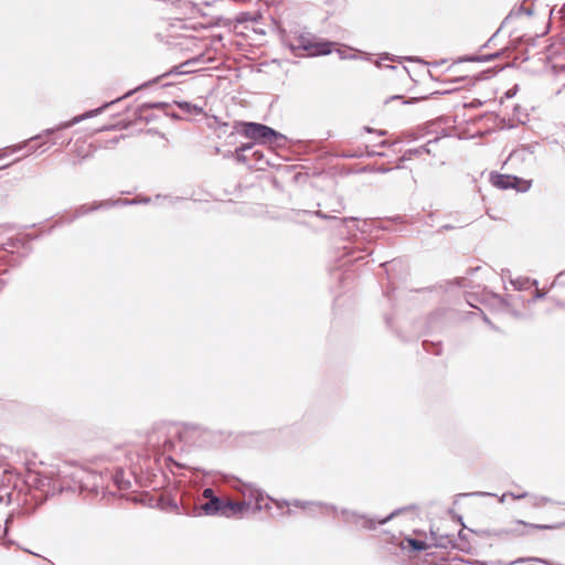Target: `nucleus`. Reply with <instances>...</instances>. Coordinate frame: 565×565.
Segmentation results:
<instances>
[{
  "instance_id": "obj_35",
  "label": "nucleus",
  "mask_w": 565,
  "mask_h": 565,
  "mask_svg": "<svg viewBox=\"0 0 565 565\" xmlns=\"http://www.w3.org/2000/svg\"><path fill=\"white\" fill-rule=\"evenodd\" d=\"M443 228H452L451 226L444 225Z\"/></svg>"
},
{
  "instance_id": "obj_7",
  "label": "nucleus",
  "mask_w": 565,
  "mask_h": 565,
  "mask_svg": "<svg viewBox=\"0 0 565 565\" xmlns=\"http://www.w3.org/2000/svg\"><path fill=\"white\" fill-rule=\"evenodd\" d=\"M395 514H397V511H394L392 512L388 516H386L385 519H382V520H379L377 523L379 524H384L385 522H387L390 519H392ZM352 519H353V522L358 525H361L362 527L364 529H367V530H372L375 527V524L376 522L372 519H367L365 516H361V515H356V514H351Z\"/></svg>"
},
{
  "instance_id": "obj_34",
  "label": "nucleus",
  "mask_w": 565,
  "mask_h": 565,
  "mask_svg": "<svg viewBox=\"0 0 565 565\" xmlns=\"http://www.w3.org/2000/svg\"><path fill=\"white\" fill-rule=\"evenodd\" d=\"M142 502L143 504L146 503V493L143 492V499H142Z\"/></svg>"
},
{
  "instance_id": "obj_9",
  "label": "nucleus",
  "mask_w": 565,
  "mask_h": 565,
  "mask_svg": "<svg viewBox=\"0 0 565 565\" xmlns=\"http://www.w3.org/2000/svg\"><path fill=\"white\" fill-rule=\"evenodd\" d=\"M223 505H224V501L220 500L218 498H211L207 502H205L202 505V510L205 512V514H209V515H213V514L223 515Z\"/></svg>"
},
{
  "instance_id": "obj_13",
  "label": "nucleus",
  "mask_w": 565,
  "mask_h": 565,
  "mask_svg": "<svg viewBox=\"0 0 565 565\" xmlns=\"http://www.w3.org/2000/svg\"><path fill=\"white\" fill-rule=\"evenodd\" d=\"M114 480L119 490H126L130 488V481L125 479V473L122 471L116 472Z\"/></svg>"
},
{
  "instance_id": "obj_14",
  "label": "nucleus",
  "mask_w": 565,
  "mask_h": 565,
  "mask_svg": "<svg viewBox=\"0 0 565 565\" xmlns=\"http://www.w3.org/2000/svg\"><path fill=\"white\" fill-rule=\"evenodd\" d=\"M525 562L530 563L531 565L547 564V562L545 559L537 558V557H529V558H518V559L511 562L510 565H515V564L525 563Z\"/></svg>"
},
{
  "instance_id": "obj_4",
  "label": "nucleus",
  "mask_w": 565,
  "mask_h": 565,
  "mask_svg": "<svg viewBox=\"0 0 565 565\" xmlns=\"http://www.w3.org/2000/svg\"><path fill=\"white\" fill-rule=\"evenodd\" d=\"M491 182L498 189H516L520 192H525L531 188V181L513 175L494 174L491 177Z\"/></svg>"
},
{
  "instance_id": "obj_32",
  "label": "nucleus",
  "mask_w": 565,
  "mask_h": 565,
  "mask_svg": "<svg viewBox=\"0 0 565 565\" xmlns=\"http://www.w3.org/2000/svg\"><path fill=\"white\" fill-rule=\"evenodd\" d=\"M150 84H151V82L143 83V84H142V87L145 88V87H147V86H148V85H150Z\"/></svg>"
},
{
  "instance_id": "obj_10",
  "label": "nucleus",
  "mask_w": 565,
  "mask_h": 565,
  "mask_svg": "<svg viewBox=\"0 0 565 565\" xmlns=\"http://www.w3.org/2000/svg\"><path fill=\"white\" fill-rule=\"evenodd\" d=\"M94 151L95 148L93 147V145L77 141L74 146L73 153L77 159L84 160L89 158L94 153Z\"/></svg>"
},
{
  "instance_id": "obj_27",
  "label": "nucleus",
  "mask_w": 565,
  "mask_h": 565,
  "mask_svg": "<svg viewBox=\"0 0 565 565\" xmlns=\"http://www.w3.org/2000/svg\"><path fill=\"white\" fill-rule=\"evenodd\" d=\"M212 494H213V490L212 489H205L203 491L204 498H210L211 499V498H213Z\"/></svg>"
},
{
  "instance_id": "obj_16",
  "label": "nucleus",
  "mask_w": 565,
  "mask_h": 565,
  "mask_svg": "<svg viewBox=\"0 0 565 565\" xmlns=\"http://www.w3.org/2000/svg\"><path fill=\"white\" fill-rule=\"evenodd\" d=\"M296 507H301V508H305V504L306 503H301L300 501H295L294 503ZM308 505L310 507H315L317 509H319V511L321 513H328L329 510H331V508L327 507V505H322V504H316V503H307Z\"/></svg>"
},
{
  "instance_id": "obj_21",
  "label": "nucleus",
  "mask_w": 565,
  "mask_h": 565,
  "mask_svg": "<svg viewBox=\"0 0 565 565\" xmlns=\"http://www.w3.org/2000/svg\"><path fill=\"white\" fill-rule=\"evenodd\" d=\"M53 132V130H46L43 135H39L32 140H43L42 143L49 142V136Z\"/></svg>"
},
{
  "instance_id": "obj_8",
  "label": "nucleus",
  "mask_w": 565,
  "mask_h": 565,
  "mask_svg": "<svg viewBox=\"0 0 565 565\" xmlns=\"http://www.w3.org/2000/svg\"><path fill=\"white\" fill-rule=\"evenodd\" d=\"M246 502L224 501L223 516L231 518L242 513L246 509Z\"/></svg>"
},
{
  "instance_id": "obj_2",
  "label": "nucleus",
  "mask_w": 565,
  "mask_h": 565,
  "mask_svg": "<svg viewBox=\"0 0 565 565\" xmlns=\"http://www.w3.org/2000/svg\"><path fill=\"white\" fill-rule=\"evenodd\" d=\"M178 429L172 425L162 424L156 430L148 434V444L162 454L173 448L171 435H175Z\"/></svg>"
},
{
  "instance_id": "obj_11",
  "label": "nucleus",
  "mask_w": 565,
  "mask_h": 565,
  "mask_svg": "<svg viewBox=\"0 0 565 565\" xmlns=\"http://www.w3.org/2000/svg\"><path fill=\"white\" fill-rule=\"evenodd\" d=\"M179 109L191 115H202L203 108L189 102H175Z\"/></svg>"
},
{
  "instance_id": "obj_30",
  "label": "nucleus",
  "mask_w": 565,
  "mask_h": 565,
  "mask_svg": "<svg viewBox=\"0 0 565 565\" xmlns=\"http://www.w3.org/2000/svg\"><path fill=\"white\" fill-rule=\"evenodd\" d=\"M541 297H543V294H541V292L537 290V291H536L535 299H539V298H541Z\"/></svg>"
},
{
  "instance_id": "obj_22",
  "label": "nucleus",
  "mask_w": 565,
  "mask_h": 565,
  "mask_svg": "<svg viewBox=\"0 0 565 565\" xmlns=\"http://www.w3.org/2000/svg\"><path fill=\"white\" fill-rule=\"evenodd\" d=\"M509 497H511L514 500H520L529 497L527 492H521V493H514V492H508Z\"/></svg>"
},
{
  "instance_id": "obj_3",
  "label": "nucleus",
  "mask_w": 565,
  "mask_h": 565,
  "mask_svg": "<svg viewBox=\"0 0 565 565\" xmlns=\"http://www.w3.org/2000/svg\"><path fill=\"white\" fill-rule=\"evenodd\" d=\"M242 134L249 139L258 142L267 143L276 139L279 134L273 128L257 122H243Z\"/></svg>"
},
{
  "instance_id": "obj_23",
  "label": "nucleus",
  "mask_w": 565,
  "mask_h": 565,
  "mask_svg": "<svg viewBox=\"0 0 565 565\" xmlns=\"http://www.w3.org/2000/svg\"><path fill=\"white\" fill-rule=\"evenodd\" d=\"M170 74H185L184 71H180V66L179 67H174L173 70H171L170 72L163 74L160 78H163Z\"/></svg>"
},
{
  "instance_id": "obj_24",
  "label": "nucleus",
  "mask_w": 565,
  "mask_h": 565,
  "mask_svg": "<svg viewBox=\"0 0 565 565\" xmlns=\"http://www.w3.org/2000/svg\"><path fill=\"white\" fill-rule=\"evenodd\" d=\"M516 90H518V85H515L513 88L509 89L505 93V97L507 98H512L516 94Z\"/></svg>"
},
{
  "instance_id": "obj_25",
  "label": "nucleus",
  "mask_w": 565,
  "mask_h": 565,
  "mask_svg": "<svg viewBox=\"0 0 565 565\" xmlns=\"http://www.w3.org/2000/svg\"><path fill=\"white\" fill-rule=\"evenodd\" d=\"M79 117H75L72 121H68V122H65L63 124L60 128H68L71 127L72 125L76 124L79 121Z\"/></svg>"
},
{
  "instance_id": "obj_29",
  "label": "nucleus",
  "mask_w": 565,
  "mask_h": 565,
  "mask_svg": "<svg viewBox=\"0 0 565 565\" xmlns=\"http://www.w3.org/2000/svg\"><path fill=\"white\" fill-rule=\"evenodd\" d=\"M317 214L323 218H334V216L323 214L321 211H318Z\"/></svg>"
},
{
  "instance_id": "obj_6",
  "label": "nucleus",
  "mask_w": 565,
  "mask_h": 565,
  "mask_svg": "<svg viewBox=\"0 0 565 565\" xmlns=\"http://www.w3.org/2000/svg\"><path fill=\"white\" fill-rule=\"evenodd\" d=\"M241 491L243 495L248 499L246 502L247 507L254 502L256 509H262L263 493L259 489L250 484H243Z\"/></svg>"
},
{
  "instance_id": "obj_12",
  "label": "nucleus",
  "mask_w": 565,
  "mask_h": 565,
  "mask_svg": "<svg viewBox=\"0 0 565 565\" xmlns=\"http://www.w3.org/2000/svg\"><path fill=\"white\" fill-rule=\"evenodd\" d=\"M527 498L530 500V505L535 509L543 508L552 502L550 498L544 495L529 494Z\"/></svg>"
},
{
  "instance_id": "obj_5",
  "label": "nucleus",
  "mask_w": 565,
  "mask_h": 565,
  "mask_svg": "<svg viewBox=\"0 0 565 565\" xmlns=\"http://www.w3.org/2000/svg\"><path fill=\"white\" fill-rule=\"evenodd\" d=\"M236 160L243 163H249L252 161L260 163L264 159V154L259 150H254L253 143L243 145L235 151Z\"/></svg>"
},
{
  "instance_id": "obj_28",
  "label": "nucleus",
  "mask_w": 565,
  "mask_h": 565,
  "mask_svg": "<svg viewBox=\"0 0 565 565\" xmlns=\"http://www.w3.org/2000/svg\"><path fill=\"white\" fill-rule=\"evenodd\" d=\"M514 286L518 288V289H522V288H525V284H527V280L523 281V282H520V281H515L513 282Z\"/></svg>"
},
{
  "instance_id": "obj_1",
  "label": "nucleus",
  "mask_w": 565,
  "mask_h": 565,
  "mask_svg": "<svg viewBox=\"0 0 565 565\" xmlns=\"http://www.w3.org/2000/svg\"><path fill=\"white\" fill-rule=\"evenodd\" d=\"M333 43L316 41L310 34H300L289 40V47L295 54L303 51L309 56L327 55L331 53Z\"/></svg>"
},
{
  "instance_id": "obj_19",
  "label": "nucleus",
  "mask_w": 565,
  "mask_h": 565,
  "mask_svg": "<svg viewBox=\"0 0 565 565\" xmlns=\"http://www.w3.org/2000/svg\"><path fill=\"white\" fill-rule=\"evenodd\" d=\"M516 524L523 525V526H529V527H532V529H540V530H546V529H553L554 527V526H551V525H541V524L526 523L524 521H516Z\"/></svg>"
},
{
  "instance_id": "obj_15",
  "label": "nucleus",
  "mask_w": 565,
  "mask_h": 565,
  "mask_svg": "<svg viewBox=\"0 0 565 565\" xmlns=\"http://www.w3.org/2000/svg\"><path fill=\"white\" fill-rule=\"evenodd\" d=\"M408 545L415 551H424L427 547V544L424 541L407 539Z\"/></svg>"
},
{
  "instance_id": "obj_17",
  "label": "nucleus",
  "mask_w": 565,
  "mask_h": 565,
  "mask_svg": "<svg viewBox=\"0 0 565 565\" xmlns=\"http://www.w3.org/2000/svg\"><path fill=\"white\" fill-rule=\"evenodd\" d=\"M436 141H437V140H435V141H429V142H427L425 146H423V147H420V148H417V149H415V150H409L408 152H409V153H413V152H414L415 154H422V153H424V152H425V153H429V152H430V148H429V147H430L433 143H436Z\"/></svg>"
},
{
  "instance_id": "obj_36",
  "label": "nucleus",
  "mask_w": 565,
  "mask_h": 565,
  "mask_svg": "<svg viewBox=\"0 0 565 565\" xmlns=\"http://www.w3.org/2000/svg\"><path fill=\"white\" fill-rule=\"evenodd\" d=\"M143 204L148 202L146 198L142 199Z\"/></svg>"
},
{
  "instance_id": "obj_18",
  "label": "nucleus",
  "mask_w": 565,
  "mask_h": 565,
  "mask_svg": "<svg viewBox=\"0 0 565 565\" xmlns=\"http://www.w3.org/2000/svg\"><path fill=\"white\" fill-rule=\"evenodd\" d=\"M423 347L427 352L439 354L440 347L438 344L428 343L427 341H425L423 342Z\"/></svg>"
},
{
  "instance_id": "obj_33",
  "label": "nucleus",
  "mask_w": 565,
  "mask_h": 565,
  "mask_svg": "<svg viewBox=\"0 0 565 565\" xmlns=\"http://www.w3.org/2000/svg\"><path fill=\"white\" fill-rule=\"evenodd\" d=\"M505 534H511V533H514V530H510V531H504Z\"/></svg>"
},
{
  "instance_id": "obj_20",
  "label": "nucleus",
  "mask_w": 565,
  "mask_h": 565,
  "mask_svg": "<svg viewBox=\"0 0 565 565\" xmlns=\"http://www.w3.org/2000/svg\"><path fill=\"white\" fill-rule=\"evenodd\" d=\"M565 285V273H561L556 276L552 287L556 288L558 286Z\"/></svg>"
},
{
  "instance_id": "obj_26",
  "label": "nucleus",
  "mask_w": 565,
  "mask_h": 565,
  "mask_svg": "<svg viewBox=\"0 0 565 565\" xmlns=\"http://www.w3.org/2000/svg\"><path fill=\"white\" fill-rule=\"evenodd\" d=\"M356 222H358V220H356V218H354V217H350V218H343V220H341V223H343V224H349V223H351V224H355Z\"/></svg>"
},
{
  "instance_id": "obj_31",
  "label": "nucleus",
  "mask_w": 565,
  "mask_h": 565,
  "mask_svg": "<svg viewBox=\"0 0 565 565\" xmlns=\"http://www.w3.org/2000/svg\"><path fill=\"white\" fill-rule=\"evenodd\" d=\"M507 497H509V494H508V493H504V494L501 497L500 501H501V502H503V501H504V499H505Z\"/></svg>"
}]
</instances>
